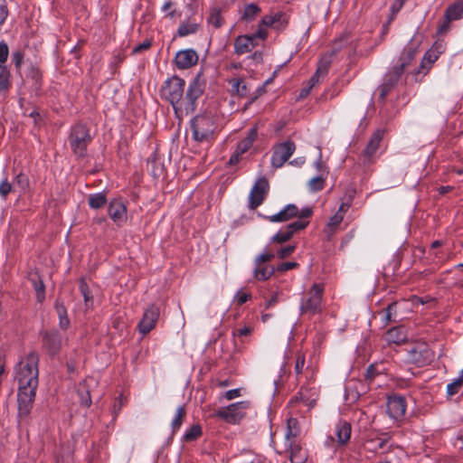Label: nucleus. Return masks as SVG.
<instances>
[{"label": "nucleus", "mask_w": 463, "mask_h": 463, "mask_svg": "<svg viewBox=\"0 0 463 463\" xmlns=\"http://www.w3.org/2000/svg\"><path fill=\"white\" fill-rule=\"evenodd\" d=\"M257 137L258 128L256 127H253L250 129H249V131L247 132V136L238 143L235 150H237L238 153L243 155L252 146L254 141L257 139Z\"/></svg>", "instance_id": "26"}, {"label": "nucleus", "mask_w": 463, "mask_h": 463, "mask_svg": "<svg viewBox=\"0 0 463 463\" xmlns=\"http://www.w3.org/2000/svg\"><path fill=\"white\" fill-rule=\"evenodd\" d=\"M198 61V54L193 49L179 51L175 57V66L180 70H186L194 66Z\"/></svg>", "instance_id": "20"}, {"label": "nucleus", "mask_w": 463, "mask_h": 463, "mask_svg": "<svg viewBox=\"0 0 463 463\" xmlns=\"http://www.w3.org/2000/svg\"><path fill=\"white\" fill-rule=\"evenodd\" d=\"M222 10L218 6H212L209 10V15L207 17L208 25H212L215 29H218L223 24V18L222 17Z\"/></svg>", "instance_id": "31"}, {"label": "nucleus", "mask_w": 463, "mask_h": 463, "mask_svg": "<svg viewBox=\"0 0 463 463\" xmlns=\"http://www.w3.org/2000/svg\"><path fill=\"white\" fill-rule=\"evenodd\" d=\"M269 184L265 177L259 178L252 186L249 195V207L251 210L259 207L268 194Z\"/></svg>", "instance_id": "14"}, {"label": "nucleus", "mask_w": 463, "mask_h": 463, "mask_svg": "<svg viewBox=\"0 0 463 463\" xmlns=\"http://www.w3.org/2000/svg\"><path fill=\"white\" fill-rule=\"evenodd\" d=\"M55 309L59 316V326L62 330H66L70 326V319L67 315L66 307L61 303L55 304Z\"/></svg>", "instance_id": "37"}, {"label": "nucleus", "mask_w": 463, "mask_h": 463, "mask_svg": "<svg viewBox=\"0 0 463 463\" xmlns=\"http://www.w3.org/2000/svg\"><path fill=\"white\" fill-rule=\"evenodd\" d=\"M77 393L80 398V402L81 405L85 407H90L91 405V397L90 394V391L84 384H80Z\"/></svg>", "instance_id": "42"}, {"label": "nucleus", "mask_w": 463, "mask_h": 463, "mask_svg": "<svg viewBox=\"0 0 463 463\" xmlns=\"http://www.w3.org/2000/svg\"><path fill=\"white\" fill-rule=\"evenodd\" d=\"M193 138L197 142L208 141L215 129L213 117L211 113L195 116L190 122Z\"/></svg>", "instance_id": "4"}, {"label": "nucleus", "mask_w": 463, "mask_h": 463, "mask_svg": "<svg viewBox=\"0 0 463 463\" xmlns=\"http://www.w3.org/2000/svg\"><path fill=\"white\" fill-rule=\"evenodd\" d=\"M8 16V7L5 0H0V26L5 22Z\"/></svg>", "instance_id": "57"}, {"label": "nucleus", "mask_w": 463, "mask_h": 463, "mask_svg": "<svg viewBox=\"0 0 463 463\" xmlns=\"http://www.w3.org/2000/svg\"><path fill=\"white\" fill-rule=\"evenodd\" d=\"M29 280L36 292L37 300L43 302L45 298V286L42 278L35 273L30 277Z\"/></svg>", "instance_id": "33"}, {"label": "nucleus", "mask_w": 463, "mask_h": 463, "mask_svg": "<svg viewBox=\"0 0 463 463\" xmlns=\"http://www.w3.org/2000/svg\"><path fill=\"white\" fill-rule=\"evenodd\" d=\"M256 43L250 34H241L234 39V53L242 55L251 52L256 47Z\"/></svg>", "instance_id": "21"}, {"label": "nucleus", "mask_w": 463, "mask_h": 463, "mask_svg": "<svg viewBox=\"0 0 463 463\" xmlns=\"http://www.w3.org/2000/svg\"><path fill=\"white\" fill-rule=\"evenodd\" d=\"M39 355L30 352L14 367V377L18 383V414L25 418L29 415L35 399L39 383Z\"/></svg>", "instance_id": "2"}, {"label": "nucleus", "mask_w": 463, "mask_h": 463, "mask_svg": "<svg viewBox=\"0 0 463 463\" xmlns=\"http://www.w3.org/2000/svg\"><path fill=\"white\" fill-rule=\"evenodd\" d=\"M343 220L344 216L341 215V213H336L329 219L326 227L324 228V233L326 235L327 239H330L335 234Z\"/></svg>", "instance_id": "32"}, {"label": "nucleus", "mask_w": 463, "mask_h": 463, "mask_svg": "<svg viewBox=\"0 0 463 463\" xmlns=\"http://www.w3.org/2000/svg\"><path fill=\"white\" fill-rule=\"evenodd\" d=\"M299 434L298 421L295 418H289L287 420V430L285 438L287 441L295 440Z\"/></svg>", "instance_id": "35"}, {"label": "nucleus", "mask_w": 463, "mask_h": 463, "mask_svg": "<svg viewBox=\"0 0 463 463\" xmlns=\"http://www.w3.org/2000/svg\"><path fill=\"white\" fill-rule=\"evenodd\" d=\"M204 83L201 74H197L185 89V80L178 76H172L164 81L160 95L168 101L175 114L188 115L193 113L197 105L198 99L203 95Z\"/></svg>", "instance_id": "1"}, {"label": "nucleus", "mask_w": 463, "mask_h": 463, "mask_svg": "<svg viewBox=\"0 0 463 463\" xmlns=\"http://www.w3.org/2000/svg\"><path fill=\"white\" fill-rule=\"evenodd\" d=\"M240 396H241V389H239V388L229 390V391L225 392V393L223 394V397L227 401L233 400Z\"/></svg>", "instance_id": "60"}, {"label": "nucleus", "mask_w": 463, "mask_h": 463, "mask_svg": "<svg viewBox=\"0 0 463 463\" xmlns=\"http://www.w3.org/2000/svg\"><path fill=\"white\" fill-rule=\"evenodd\" d=\"M92 137L90 129L83 124H76L72 127L69 136L71 148L78 157H84L87 155V148Z\"/></svg>", "instance_id": "5"}, {"label": "nucleus", "mask_w": 463, "mask_h": 463, "mask_svg": "<svg viewBox=\"0 0 463 463\" xmlns=\"http://www.w3.org/2000/svg\"><path fill=\"white\" fill-rule=\"evenodd\" d=\"M384 136L383 129H376L370 137L364 149L359 156V160L364 165L373 164L376 159V153L380 148V145Z\"/></svg>", "instance_id": "11"}, {"label": "nucleus", "mask_w": 463, "mask_h": 463, "mask_svg": "<svg viewBox=\"0 0 463 463\" xmlns=\"http://www.w3.org/2000/svg\"><path fill=\"white\" fill-rule=\"evenodd\" d=\"M306 364V358L303 354H298L296 362H295V373L298 379L300 378V376L309 370V366H305Z\"/></svg>", "instance_id": "41"}, {"label": "nucleus", "mask_w": 463, "mask_h": 463, "mask_svg": "<svg viewBox=\"0 0 463 463\" xmlns=\"http://www.w3.org/2000/svg\"><path fill=\"white\" fill-rule=\"evenodd\" d=\"M26 79L31 80L34 90H39L42 86V72L36 64L31 63L26 71Z\"/></svg>", "instance_id": "29"}, {"label": "nucleus", "mask_w": 463, "mask_h": 463, "mask_svg": "<svg viewBox=\"0 0 463 463\" xmlns=\"http://www.w3.org/2000/svg\"><path fill=\"white\" fill-rule=\"evenodd\" d=\"M252 331V328L248 326L238 328L233 334L240 337L249 335Z\"/></svg>", "instance_id": "62"}, {"label": "nucleus", "mask_w": 463, "mask_h": 463, "mask_svg": "<svg viewBox=\"0 0 463 463\" xmlns=\"http://www.w3.org/2000/svg\"><path fill=\"white\" fill-rule=\"evenodd\" d=\"M327 71H328L327 65L325 64V65L319 66L317 69L316 72L309 79L308 86L311 87V89L314 88L319 82V78L321 76H326L327 74Z\"/></svg>", "instance_id": "44"}, {"label": "nucleus", "mask_w": 463, "mask_h": 463, "mask_svg": "<svg viewBox=\"0 0 463 463\" xmlns=\"http://www.w3.org/2000/svg\"><path fill=\"white\" fill-rule=\"evenodd\" d=\"M296 250V245H288L286 247H282L279 250H277L275 256H277L279 259H285L288 256H290Z\"/></svg>", "instance_id": "49"}, {"label": "nucleus", "mask_w": 463, "mask_h": 463, "mask_svg": "<svg viewBox=\"0 0 463 463\" xmlns=\"http://www.w3.org/2000/svg\"><path fill=\"white\" fill-rule=\"evenodd\" d=\"M203 20L202 14L196 17L194 14H193L179 24L176 35L179 37H185L197 33L202 28Z\"/></svg>", "instance_id": "19"}, {"label": "nucleus", "mask_w": 463, "mask_h": 463, "mask_svg": "<svg viewBox=\"0 0 463 463\" xmlns=\"http://www.w3.org/2000/svg\"><path fill=\"white\" fill-rule=\"evenodd\" d=\"M352 427L345 420H338L335 426V434L339 445L346 444L351 438Z\"/></svg>", "instance_id": "22"}, {"label": "nucleus", "mask_w": 463, "mask_h": 463, "mask_svg": "<svg viewBox=\"0 0 463 463\" xmlns=\"http://www.w3.org/2000/svg\"><path fill=\"white\" fill-rule=\"evenodd\" d=\"M203 434L202 427L199 424H194L188 429H186L183 440L186 442L196 440Z\"/></svg>", "instance_id": "39"}, {"label": "nucleus", "mask_w": 463, "mask_h": 463, "mask_svg": "<svg viewBox=\"0 0 463 463\" xmlns=\"http://www.w3.org/2000/svg\"><path fill=\"white\" fill-rule=\"evenodd\" d=\"M250 402L241 401L233 402L215 411V416L230 424H238L245 417L250 408Z\"/></svg>", "instance_id": "6"}, {"label": "nucleus", "mask_w": 463, "mask_h": 463, "mask_svg": "<svg viewBox=\"0 0 463 463\" xmlns=\"http://www.w3.org/2000/svg\"><path fill=\"white\" fill-rule=\"evenodd\" d=\"M295 399L303 402L308 409H311L317 403V390L314 388H301Z\"/></svg>", "instance_id": "23"}, {"label": "nucleus", "mask_w": 463, "mask_h": 463, "mask_svg": "<svg viewBox=\"0 0 463 463\" xmlns=\"http://www.w3.org/2000/svg\"><path fill=\"white\" fill-rule=\"evenodd\" d=\"M309 222L307 221L306 219H299L298 218L297 221L288 224L286 227H284L290 234L291 236L293 237V235L301 231V230H304L307 225H308Z\"/></svg>", "instance_id": "40"}, {"label": "nucleus", "mask_w": 463, "mask_h": 463, "mask_svg": "<svg viewBox=\"0 0 463 463\" xmlns=\"http://www.w3.org/2000/svg\"><path fill=\"white\" fill-rule=\"evenodd\" d=\"M275 258L273 252L269 251L266 248L262 253L254 260L253 277L258 280H267L275 272V267L269 265V262Z\"/></svg>", "instance_id": "9"}, {"label": "nucleus", "mask_w": 463, "mask_h": 463, "mask_svg": "<svg viewBox=\"0 0 463 463\" xmlns=\"http://www.w3.org/2000/svg\"><path fill=\"white\" fill-rule=\"evenodd\" d=\"M296 151V144L292 140H286L273 146L270 165L274 168H280Z\"/></svg>", "instance_id": "13"}, {"label": "nucleus", "mask_w": 463, "mask_h": 463, "mask_svg": "<svg viewBox=\"0 0 463 463\" xmlns=\"http://www.w3.org/2000/svg\"><path fill=\"white\" fill-rule=\"evenodd\" d=\"M13 185L8 181L7 177L0 182V196L5 200L7 195L12 192Z\"/></svg>", "instance_id": "48"}, {"label": "nucleus", "mask_w": 463, "mask_h": 463, "mask_svg": "<svg viewBox=\"0 0 463 463\" xmlns=\"http://www.w3.org/2000/svg\"><path fill=\"white\" fill-rule=\"evenodd\" d=\"M260 23L265 27H273L275 29L274 14L263 16Z\"/></svg>", "instance_id": "59"}, {"label": "nucleus", "mask_w": 463, "mask_h": 463, "mask_svg": "<svg viewBox=\"0 0 463 463\" xmlns=\"http://www.w3.org/2000/svg\"><path fill=\"white\" fill-rule=\"evenodd\" d=\"M268 34L269 33H268V31L266 30L265 26H263L260 23H259L257 31L250 35V37H252V39L254 41H256L257 39L265 41L268 37Z\"/></svg>", "instance_id": "51"}, {"label": "nucleus", "mask_w": 463, "mask_h": 463, "mask_svg": "<svg viewBox=\"0 0 463 463\" xmlns=\"http://www.w3.org/2000/svg\"><path fill=\"white\" fill-rule=\"evenodd\" d=\"M232 88V93L241 98H245L249 94V87L242 78H232L229 80Z\"/></svg>", "instance_id": "28"}, {"label": "nucleus", "mask_w": 463, "mask_h": 463, "mask_svg": "<svg viewBox=\"0 0 463 463\" xmlns=\"http://www.w3.org/2000/svg\"><path fill=\"white\" fill-rule=\"evenodd\" d=\"M12 61L17 70H20L24 61V53L21 51H15L12 53Z\"/></svg>", "instance_id": "56"}, {"label": "nucleus", "mask_w": 463, "mask_h": 463, "mask_svg": "<svg viewBox=\"0 0 463 463\" xmlns=\"http://www.w3.org/2000/svg\"><path fill=\"white\" fill-rule=\"evenodd\" d=\"M250 298L251 295L250 293L239 290L234 296V302H236L237 305L241 306Z\"/></svg>", "instance_id": "54"}, {"label": "nucleus", "mask_w": 463, "mask_h": 463, "mask_svg": "<svg viewBox=\"0 0 463 463\" xmlns=\"http://www.w3.org/2000/svg\"><path fill=\"white\" fill-rule=\"evenodd\" d=\"M351 202H352L351 198L347 202H343L340 204L339 209L336 212V213H341V215H343L345 217V213L348 211V209L351 206Z\"/></svg>", "instance_id": "63"}, {"label": "nucleus", "mask_w": 463, "mask_h": 463, "mask_svg": "<svg viewBox=\"0 0 463 463\" xmlns=\"http://www.w3.org/2000/svg\"><path fill=\"white\" fill-rule=\"evenodd\" d=\"M313 214V209L309 206H305L301 210L294 203L287 204L279 213L267 216L270 222H285L294 218L307 219Z\"/></svg>", "instance_id": "8"}, {"label": "nucleus", "mask_w": 463, "mask_h": 463, "mask_svg": "<svg viewBox=\"0 0 463 463\" xmlns=\"http://www.w3.org/2000/svg\"><path fill=\"white\" fill-rule=\"evenodd\" d=\"M14 184L19 186L22 190H26L29 187L28 176L23 173H19L14 178Z\"/></svg>", "instance_id": "50"}, {"label": "nucleus", "mask_w": 463, "mask_h": 463, "mask_svg": "<svg viewBox=\"0 0 463 463\" xmlns=\"http://www.w3.org/2000/svg\"><path fill=\"white\" fill-rule=\"evenodd\" d=\"M274 17H275V29L278 31L284 30L288 24V19L287 14L282 12H278V13L274 14Z\"/></svg>", "instance_id": "45"}, {"label": "nucleus", "mask_w": 463, "mask_h": 463, "mask_svg": "<svg viewBox=\"0 0 463 463\" xmlns=\"http://www.w3.org/2000/svg\"><path fill=\"white\" fill-rule=\"evenodd\" d=\"M407 339V334L403 326H394L389 329L385 335V340L389 344L401 345Z\"/></svg>", "instance_id": "25"}, {"label": "nucleus", "mask_w": 463, "mask_h": 463, "mask_svg": "<svg viewBox=\"0 0 463 463\" xmlns=\"http://www.w3.org/2000/svg\"><path fill=\"white\" fill-rule=\"evenodd\" d=\"M461 19H463V0H458L446 8L443 19L437 29V34H446L450 30V24Z\"/></svg>", "instance_id": "12"}, {"label": "nucleus", "mask_w": 463, "mask_h": 463, "mask_svg": "<svg viewBox=\"0 0 463 463\" xmlns=\"http://www.w3.org/2000/svg\"><path fill=\"white\" fill-rule=\"evenodd\" d=\"M61 343L62 337L58 330L46 331L43 335V346L51 356L59 353Z\"/></svg>", "instance_id": "18"}, {"label": "nucleus", "mask_w": 463, "mask_h": 463, "mask_svg": "<svg viewBox=\"0 0 463 463\" xmlns=\"http://www.w3.org/2000/svg\"><path fill=\"white\" fill-rule=\"evenodd\" d=\"M89 206L91 209L97 210L102 208L107 203V195L105 193L90 194L89 195Z\"/></svg>", "instance_id": "34"}, {"label": "nucleus", "mask_w": 463, "mask_h": 463, "mask_svg": "<svg viewBox=\"0 0 463 463\" xmlns=\"http://www.w3.org/2000/svg\"><path fill=\"white\" fill-rule=\"evenodd\" d=\"M434 359V353L425 342L415 343L408 349L407 360L417 367L429 365Z\"/></svg>", "instance_id": "7"}, {"label": "nucleus", "mask_w": 463, "mask_h": 463, "mask_svg": "<svg viewBox=\"0 0 463 463\" xmlns=\"http://www.w3.org/2000/svg\"><path fill=\"white\" fill-rule=\"evenodd\" d=\"M108 213L118 226H122L128 221L127 206L121 199L116 198L109 202Z\"/></svg>", "instance_id": "17"}, {"label": "nucleus", "mask_w": 463, "mask_h": 463, "mask_svg": "<svg viewBox=\"0 0 463 463\" xmlns=\"http://www.w3.org/2000/svg\"><path fill=\"white\" fill-rule=\"evenodd\" d=\"M9 49L5 42H0V63L4 64L8 58Z\"/></svg>", "instance_id": "58"}, {"label": "nucleus", "mask_w": 463, "mask_h": 463, "mask_svg": "<svg viewBox=\"0 0 463 463\" xmlns=\"http://www.w3.org/2000/svg\"><path fill=\"white\" fill-rule=\"evenodd\" d=\"M381 371L378 369L377 364H370L365 372V379L368 381H373L376 375H378Z\"/></svg>", "instance_id": "55"}, {"label": "nucleus", "mask_w": 463, "mask_h": 463, "mask_svg": "<svg viewBox=\"0 0 463 463\" xmlns=\"http://www.w3.org/2000/svg\"><path fill=\"white\" fill-rule=\"evenodd\" d=\"M387 413L395 421H401L406 412V401L402 395L392 394L387 397Z\"/></svg>", "instance_id": "15"}, {"label": "nucleus", "mask_w": 463, "mask_h": 463, "mask_svg": "<svg viewBox=\"0 0 463 463\" xmlns=\"http://www.w3.org/2000/svg\"><path fill=\"white\" fill-rule=\"evenodd\" d=\"M291 238V234L285 228H282L270 238V243L282 244Z\"/></svg>", "instance_id": "43"}, {"label": "nucleus", "mask_w": 463, "mask_h": 463, "mask_svg": "<svg viewBox=\"0 0 463 463\" xmlns=\"http://www.w3.org/2000/svg\"><path fill=\"white\" fill-rule=\"evenodd\" d=\"M325 178L323 176H315L308 182V188L311 192H318L324 189Z\"/></svg>", "instance_id": "46"}, {"label": "nucleus", "mask_w": 463, "mask_h": 463, "mask_svg": "<svg viewBox=\"0 0 463 463\" xmlns=\"http://www.w3.org/2000/svg\"><path fill=\"white\" fill-rule=\"evenodd\" d=\"M406 62H401L391 68L383 77V83L379 86V99L384 100L392 90L398 85L402 80Z\"/></svg>", "instance_id": "10"}, {"label": "nucleus", "mask_w": 463, "mask_h": 463, "mask_svg": "<svg viewBox=\"0 0 463 463\" xmlns=\"http://www.w3.org/2000/svg\"><path fill=\"white\" fill-rule=\"evenodd\" d=\"M9 72L5 65L0 63V90L8 88Z\"/></svg>", "instance_id": "47"}, {"label": "nucleus", "mask_w": 463, "mask_h": 463, "mask_svg": "<svg viewBox=\"0 0 463 463\" xmlns=\"http://www.w3.org/2000/svg\"><path fill=\"white\" fill-rule=\"evenodd\" d=\"M441 53L442 50L437 51V45H432V47L425 52L420 62V67L429 71Z\"/></svg>", "instance_id": "30"}, {"label": "nucleus", "mask_w": 463, "mask_h": 463, "mask_svg": "<svg viewBox=\"0 0 463 463\" xmlns=\"http://www.w3.org/2000/svg\"><path fill=\"white\" fill-rule=\"evenodd\" d=\"M249 59H251L256 62L260 63L263 61V53L260 51H255L249 56Z\"/></svg>", "instance_id": "64"}, {"label": "nucleus", "mask_w": 463, "mask_h": 463, "mask_svg": "<svg viewBox=\"0 0 463 463\" xmlns=\"http://www.w3.org/2000/svg\"><path fill=\"white\" fill-rule=\"evenodd\" d=\"M461 387L462 384L459 383V381L455 379L453 382L447 385V395L451 397L457 394L460 391Z\"/></svg>", "instance_id": "52"}, {"label": "nucleus", "mask_w": 463, "mask_h": 463, "mask_svg": "<svg viewBox=\"0 0 463 463\" xmlns=\"http://www.w3.org/2000/svg\"><path fill=\"white\" fill-rule=\"evenodd\" d=\"M261 8L255 3L247 4L240 12L241 21L250 23L260 14Z\"/></svg>", "instance_id": "27"}, {"label": "nucleus", "mask_w": 463, "mask_h": 463, "mask_svg": "<svg viewBox=\"0 0 463 463\" xmlns=\"http://www.w3.org/2000/svg\"><path fill=\"white\" fill-rule=\"evenodd\" d=\"M79 288L83 297L86 307H91L93 306V295L84 279H80Z\"/></svg>", "instance_id": "36"}, {"label": "nucleus", "mask_w": 463, "mask_h": 463, "mask_svg": "<svg viewBox=\"0 0 463 463\" xmlns=\"http://www.w3.org/2000/svg\"><path fill=\"white\" fill-rule=\"evenodd\" d=\"M407 0H393L390 6V11L393 13H399Z\"/></svg>", "instance_id": "61"}, {"label": "nucleus", "mask_w": 463, "mask_h": 463, "mask_svg": "<svg viewBox=\"0 0 463 463\" xmlns=\"http://www.w3.org/2000/svg\"><path fill=\"white\" fill-rule=\"evenodd\" d=\"M186 415L185 407L181 405L177 408L175 417L171 422L172 432L175 433L183 424L184 419Z\"/></svg>", "instance_id": "38"}, {"label": "nucleus", "mask_w": 463, "mask_h": 463, "mask_svg": "<svg viewBox=\"0 0 463 463\" xmlns=\"http://www.w3.org/2000/svg\"><path fill=\"white\" fill-rule=\"evenodd\" d=\"M325 286L322 283H314L300 299L299 312L301 316L309 317L323 312L325 302L323 299Z\"/></svg>", "instance_id": "3"}, {"label": "nucleus", "mask_w": 463, "mask_h": 463, "mask_svg": "<svg viewBox=\"0 0 463 463\" xmlns=\"http://www.w3.org/2000/svg\"><path fill=\"white\" fill-rule=\"evenodd\" d=\"M298 266L299 264L296 261L282 262L275 268V271L283 273L289 269H296Z\"/></svg>", "instance_id": "53"}, {"label": "nucleus", "mask_w": 463, "mask_h": 463, "mask_svg": "<svg viewBox=\"0 0 463 463\" xmlns=\"http://www.w3.org/2000/svg\"><path fill=\"white\" fill-rule=\"evenodd\" d=\"M287 448L289 450L291 463H305L307 455L296 440L287 441Z\"/></svg>", "instance_id": "24"}, {"label": "nucleus", "mask_w": 463, "mask_h": 463, "mask_svg": "<svg viewBox=\"0 0 463 463\" xmlns=\"http://www.w3.org/2000/svg\"><path fill=\"white\" fill-rule=\"evenodd\" d=\"M159 307L151 305L144 312L141 320L139 321L137 327L142 335L149 333L156 325L159 318Z\"/></svg>", "instance_id": "16"}]
</instances>
